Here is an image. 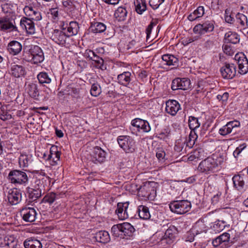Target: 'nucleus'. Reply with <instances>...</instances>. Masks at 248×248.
<instances>
[{
    "label": "nucleus",
    "instance_id": "nucleus-1",
    "mask_svg": "<svg viewBox=\"0 0 248 248\" xmlns=\"http://www.w3.org/2000/svg\"><path fill=\"white\" fill-rule=\"evenodd\" d=\"M223 156L219 154H213L200 162L198 170L206 174L214 173L223 162Z\"/></svg>",
    "mask_w": 248,
    "mask_h": 248
},
{
    "label": "nucleus",
    "instance_id": "nucleus-2",
    "mask_svg": "<svg viewBox=\"0 0 248 248\" xmlns=\"http://www.w3.org/2000/svg\"><path fill=\"white\" fill-rule=\"evenodd\" d=\"M42 16L36 8L32 11L31 16L30 18L23 17L21 19L20 25L21 28L25 29L27 32L31 34L35 33L34 23L33 20L39 21L41 20Z\"/></svg>",
    "mask_w": 248,
    "mask_h": 248
},
{
    "label": "nucleus",
    "instance_id": "nucleus-3",
    "mask_svg": "<svg viewBox=\"0 0 248 248\" xmlns=\"http://www.w3.org/2000/svg\"><path fill=\"white\" fill-rule=\"evenodd\" d=\"M8 179L13 184L23 186H26L29 180L25 172L18 170H11L8 174Z\"/></svg>",
    "mask_w": 248,
    "mask_h": 248
},
{
    "label": "nucleus",
    "instance_id": "nucleus-4",
    "mask_svg": "<svg viewBox=\"0 0 248 248\" xmlns=\"http://www.w3.org/2000/svg\"><path fill=\"white\" fill-rule=\"evenodd\" d=\"M171 212L177 214H184L188 212L191 208V204L187 200L173 201L169 204Z\"/></svg>",
    "mask_w": 248,
    "mask_h": 248
},
{
    "label": "nucleus",
    "instance_id": "nucleus-5",
    "mask_svg": "<svg viewBox=\"0 0 248 248\" xmlns=\"http://www.w3.org/2000/svg\"><path fill=\"white\" fill-rule=\"evenodd\" d=\"M118 143L121 148L126 153H133L135 149L134 140L129 136H120L117 138Z\"/></svg>",
    "mask_w": 248,
    "mask_h": 248
},
{
    "label": "nucleus",
    "instance_id": "nucleus-6",
    "mask_svg": "<svg viewBox=\"0 0 248 248\" xmlns=\"http://www.w3.org/2000/svg\"><path fill=\"white\" fill-rule=\"evenodd\" d=\"M244 171L245 170H243L239 174L234 175L232 178L234 186L239 191L246 190L248 187V176L243 173Z\"/></svg>",
    "mask_w": 248,
    "mask_h": 248
},
{
    "label": "nucleus",
    "instance_id": "nucleus-7",
    "mask_svg": "<svg viewBox=\"0 0 248 248\" xmlns=\"http://www.w3.org/2000/svg\"><path fill=\"white\" fill-rule=\"evenodd\" d=\"M214 22L213 20L205 21L202 24H198L194 26L193 31L196 34L202 35L213 31Z\"/></svg>",
    "mask_w": 248,
    "mask_h": 248
},
{
    "label": "nucleus",
    "instance_id": "nucleus-8",
    "mask_svg": "<svg viewBox=\"0 0 248 248\" xmlns=\"http://www.w3.org/2000/svg\"><path fill=\"white\" fill-rule=\"evenodd\" d=\"M240 126V123L239 121H230L219 129L218 133L223 136H225L232 133L234 134L236 133Z\"/></svg>",
    "mask_w": 248,
    "mask_h": 248
},
{
    "label": "nucleus",
    "instance_id": "nucleus-9",
    "mask_svg": "<svg viewBox=\"0 0 248 248\" xmlns=\"http://www.w3.org/2000/svg\"><path fill=\"white\" fill-rule=\"evenodd\" d=\"M223 78L227 79H232L236 74V67L233 63H225L220 69Z\"/></svg>",
    "mask_w": 248,
    "mask_h": 248
},
{
    "label": "nucleus",
    "instance_id": "nucleus-10",
    "mask_svg": "<svg viewBox=\"0 0 248 248\" xmlns=\"http://www.w3.org/2000/svg\"><path fill=\"white\" fill-rule=\"evenodd\" d=\"M31 61L34 64L42 62L44 60V53L42 49L38 46H33L29 50Z\"/></svg>",
    "mask_w": 248,
    "mask_h": 248
},
{
    "label": "nucleus",
    "instance_id": "nucleus-11",
    "mask_svg": "<svg viewBox=\"0 0 248 248\" xmlns=\"http://www.w3.org/2000/svg\"><path fill=\"white\" fill-rule=\"evenodd\" d=\"M190 81L187 78H176L173 79L171 83L172 90H186L190 87Z\"/></svg>",
    "mask_w": 248,
    "mask_h": 248
},
{
    "label": "nucleus",
    "instance_id": "nucleus-12",
    "mask_svg": "<svg viewBox=\"0 0 248 248\" xmlns=\"http://www.w3.org/2000/svg\"><path fill=\"white\" fill-rule=\"evenodd\" d=\"M18 163L20 168H31L34 165V158L31 155L22 153L18 157Z\"/></svg>",
    "mask_w": 248,
    "mask_h": 248
},
{
    "label": "nucleus",
    "instance_id": "nucleus-13",
    "mask_svg": "<svg viewBox=\"0 0 248 248\" xmlns=\"http://www.w3.org/2000/svg\"><path fill=\"white\" fill-rule=\"evenodd\" d=\"M20 215L25 221L32 222L36 218L37 212L33 208L26 207L22 209Z\"/></svg>",
    "mask_w": 248,
    "mask_h": 248
},
{
    "label": "nucleus",
    "instance_id": "nucleus-14",
    "mask_svg": "<svg viewBox=\"0 0 248 248\" xmlns=\"http://www.w3.org/2000/svg\"><path fill=\"white\" fill-rule=\"evenodd\" d=\"M129 202H119L117 204L116 214L120 220H124L129 217V210H128Z\"/></svg>",
    "mask_w": 248,
    "mask_h": 248
},
{
    "label": "nucleus",
    "instance_id": "nucleus-15",
    "mask_svg": "<svg viewBox=\"0 0 248 248\" xmlns=\"http://www.w3.org/2000/svg\"><path fill=\"white\" fill-rule=\"evenodd\" d=\"M132 127H135L139 132H149L151 127L148 122L140 118H136L131 122Z\"/></svg>",
    "mask_w": 248,
    "mask_h": 248
},
{
    "label": "nucleus",
    "instance_id": "nucleus-16",
    "mask_svg": "<svg viewBox=\"0 0 248 248\" xmlns=\"http://www.w3.org/2000/svg\"><path fill=\"white\" fill-rule=\"evenodd\" d=\"M107 153L101 148L96 146L93 148L92 154V161L95 163H102L106 158Z\"/></svg>",
    "mask_w": 248,
    "mask_h": 248
},
{
    "label": "nucleus",
    "instance_id": "nucleus-17",
    "mask_svg": "<svg viewBox=\"0 0 248 248\" xmlns=\"http://www.w3.org/2000/svg\"><path fill=\"white\" fill-rule=\"evenodd\" d=\"M235 59L237 61L238 72L241 75H244L248 72V60L244 54L241 56L236 55Z\"/></svg>",
    "mask_w": 248,
    "mask_h": 248
},
{
    "label": "nucleus",
    "instance_id": "nucleus-18",
    "mask_svg": "<svg viewBox=\"0 0 248 248\" xmlns=\"http://www.w3.org/2000/svg\"><path fill=\"white\" fill-rule=\"evenodd\" d=\"M180 108L181 106L176 100H169L166 102L165 111L171 116H175Z\"/></svg>",
    "mask_w": 248,
    "mask_h": 248
},
{
    "label": "nucleus",
    "instance_id": "nucleus-19",
    "mask_svg": "<svg viewBox=\"0 0 248 248\" xmlns=\"http://www.w3.org/2000/svg\"><path fill=\"white\" fill-rule=\"evenodd\" d=\"M68 37L69 36L66 35L63 31L55 30L51 36V38L56 43L63 46L65 44Z\"/></svg>",
    "mask_w": 248,
    "mask_h": 248
},
{
    "label": "nucleus",
    "instance_id": "nucleus-20",
    "mask_svg": "<svg viewBox=\"0 0 248 248\" xmlns=\"http://www.w3.org/2000/svg\"><path fill=\"white\" fill-rule=\"evenodd\" d=\"M9 202L12 205H16L21 201V193L17 188L11 189L8 195Z\"/></svg>",
    "mask_w": 248,
    "mask_h": 248
},
{
    "label": "nucleus",
    "instance_id": "nucleus-21",
    "mask_svg": "<svg viewBox=\"0 0 248 248\" xmlns=\"http://www.w3.org/2000/svg\"><path fill=\"white\" fill-rule=\"evenodd\" d=\"M139 193L144 198H149L151 195L154 193V187L152 186L150 182L146 183L143 186H140Z\"/></svg>",
    "mask_w": 248,
    "mask_h": 248
},
{
    "label": "nucleus",
    "instance_id": "nucleus-22",
    "mask_svg": "<svg viewBox=\"0 0 248 248\" xmlns=\"http://www.w3.org/2000/svg\"><path fill=\"white\" fill-rule=\"evenodd\" d=\"M16 27L13 24L12 20L7 17H0V30L1 31H12L16 30Z\"/></svg>",
    "mask_w": 248,
    "mask_h": 248
},
{
    "label": "nucleus",
    "instance_id": "nucleus-23",
    "mask_svg": "<svg viewBox=\"0 0 248 248\" xmlns=\"http://www.w3.org/2000/svg\"><path fill=\"white\" fill-rule=\"evenodd\" d=\"M22 49V46L20 43L17 41H12L8 45V49L10 54L14 55L20 53Z\"/></svg>",
    "mask_w": 248,
    "mask_h": 248
},
{
    "label": "nucleus",
    "instance_id": "nucleus-24",
    "mask_svg": "<svg viewBox=\"0 0 248 248\" xmlns=\"http://www.w3.org/2000/svg\"><path fill=\"white\" fill-rule=\"evenodd\" d=\"M205 153L203 149L198 148L191 152L189 156L188 157V160L193 161L195 159H202L205 156Z\"/></svg>",
    "mask_w": 248,
    "mask_h": 248
},
{
    "label": "nucleus",
    "instance_id": "nucleus-25",
    "mask_svg": "<svg viewBox=\"0 0 248 248\" xmlns=\"http://www.w3.org/2000/svg\"><path fill=\"white\" fill-rule=\"evenodd\" d=\"M131 74L129 72H124L117 76L118 82L124 86H128L131 81Z\"/></svg>",
    "mask_w": 248,
    "mask_h": 248
},
{
    "label": "nucleus",
    "instance_id": "nucleus-26",
    "mask_svg": "<svg viewBox=\"0 0 248 248\" xmlns=\"http://www.w3.org/2000/svg\"><path fill=\"white\" fill-rule=\"evenodd\" d=\"M121 228L122 231L123 236H131L133 234L135 229L129 223L124 222L121 223Z\"/></svg>",
    "mask_w": 248,
    "mask_h": 248
},
{
    "label": "nucleus",
    "instance_id": "nucleus-27",
    "mask_svg": "<svg viewBox=\"0 0 248 248\" xmlns=\"http://www.w3.org/2000/svg\"><path fill=\"white\" fill-rule=\"evenodd\" d=\"M96 241L102 243H107L110 241V236L108 232L105 231H100L97 232L94 236Z\"/></svg>",
    "mask_w": 248,
    "mask_h": 248
},
{
    "label": "nucleus",
    "instance_id": "nucleus-28",
    "mask_svg": "<svg viewBox=\"0 0 248 248\" xmlns=\"http://www.w3.org/2000/svg\"><path fill=\"white\" fill-rule=\"evenodd\" d=\"M23 245L25 248H42V245L40 241L35 238L32 237L26 239L24 241Z\"/></svg>",
    "mask_w": 248,
    "mask_h": 248
},
{
    "label": "nucleus",
    "instance_id": "nucleus-29",
    "mask_svg": "<svg viewBox=\"0 0 248 248\" xmlns=\"http://www.w3.org/2000/svg\"><path fill=\"white\" fill-rule=\"evenodd\" d=\"M106 25L101 22L92 23L90 27L91 31L94 33H100L103 32L106 30Z\"/></svg>",
    "mask_w": 248,
    "mask_h": 248
},
{
    "label": "nucleus",
    "instance_id": "nucleus-30",
    "mask_svg": "<svg viewBox=\"0 0 248 248\" xmlns=\"http://www.w3.org/2000/svg\"><path fill=\"white\" fill-rule=\"evenodd\" d=\"M224 39L226 43H230L233 44L239 43L240 41L239 36L238 34L231 31H229L225 33Z\"/></svg>",
    "mask_w": 248,
    "mask_h": 248
},
{
    "label": "nucleus",
    "instance_id": "nucleus-31",
    "mask_svg": "<svg viewBox=\"0 0 248 248\" xmlns=\"http://www.w3.org/2000/svg\"><path fill=\"white\" fill-rule=\"evenodd\" d=\"M26 72L23 66L16 64L11 66V74L15 78H19L25 75Z\"/></svg>",
    "mask_w": 248,
    "mask_h": 248
},
{
    "label": "nucleus",
    "instance_id": "nucleus-32",
    "mask_svg": "<svg viewBox=\"0 0 248 248\" xmlns=\"http://www.w3.org/2000/svg\"><path fill=\"white\" fill-rule=\"evenodd\" d=\"M61 153L58 151H53L51 149L50 150L49 154L48 155L47 160L51 161V165L55 166L58 164V162L60 160Z\"/></svg>",
    "mask_w": 248,
    "mask_h": 248
},
{
    "label": "nucleus",
    "instance_id": "nucleus-33",
    "mask_svg": "<svg viewBox=\"0 0 248 248\" xmlns=\"http://www.w3.org/2000/svg\"><path fill=\"white\" fill-rule=\"evenodd\" d=\"M204 14V8L203 6H199L197 9L191 13L187 17L189 21H193L198 18L202 17Z\"/></svg>",
    "mask_w": 248,
    "mask_h": 248
},
{
    "label": "nucleus",
    "instance_id": "nucleus-34",
    "mask_svg": "<svg viewBox=\"0 0 248 248\" xmlns=\"http://www.w3.org/2000/svg\"><path fill=\"white\" fill-rule=\"evenodd\" d=\"M163 64L166 65H175L178 63V59L170 54H165L162 56Z\"/></svg>",
    "mask_w": 248,
    "mask_h": 248
},
{
    "label": "nucleus",
    "instance_id": "nucleus-35",
    "mask_svg": "<svg viewBox=\"0 0 248 248\" xmlns=\"http://www.w3.org/2000/svg\"><path fill=\"white\" fill-rule=\"evenodd\" d=\"M127 12L125 8L119 7L115 11L114 17L118 21H123L125 20Z\"/></svg>",
    "mask_w": 248,
    "mask_h": 248
},
{
    "label": "nucleus",
    "instance_id": "nucleus-36",
    "mask_svg": "<svg viewBox=\"0 0 248 248\" xmlns=\"http://www.w3.org/2000/svg\"><path fill=\"white\" fill-rule=\"evenodd\" d=\"M138 212L140 217L141 219L147 220L151 217L149 208L147 206L140 205L138 207Z\"/></svg>",
    "mask_w": 248,
    "mask_h": 248
},
{
    "label": "nucleus",
    "instance_id": "nucleus-37",
    "mask_svg": "<svg viewBox=\"0 0 248 248\" xmlns=\"http://www.w3.org/2000/svg\"><path fill=\"white\" fill-rule=\"evenodd\" d=\"M235 21L237 25L245 29L246 27L248 26L247 16L242 14L237 13L235 15Z\"/></svg>",
    "mask_w": 248,
    "mask_h": 248
},
{
    "label": "nucleus",
    "instance_id": "nucleus-38",
    "mask_svg": "<svg viewBox=\"0 0 248 248\" xmlns=\"http://www.w3.org/2000/svg\"><path fill=\"white\" fill-rule=\"evenodd\" d=\"M26 90L32 98H36L39 96V91L36 84H29L27 86Z\"/></svg>",
    "mask_w": 248,
    "mask_h": 248
},
{
    "label": "nucleus",
    "instance_id": "nucleus-39",
    "mask_svg": "<svg viewBox=\"0 0 248 248\" xmlns=\"http://www.w3.org/2000/svg\"><path fill=\"white\" fill-rule=\"evenodd\" d=\"M37 78L39 82L41 84H49L51 82V78L50 75L46 72H40Z\"/></svg>",
    "mask_w": 248,
    "mask_h": 248
},
{
    "label": "nucleus",
    "instance_id": "nucleus-40",
    "mask_svg": "<svg viewBox=\"0 0 248 248\" xmlns=\"http://www.w3.org/2000/svg\"><path fill=\"white\" fill-rule=\"evenodd\" d=\"M134 5L136 12L139 14H142L146 9L145 0H134Z\"/></svg>",
    "mask_w": 248,
    "mask_h": 248
},
{
    "label": "nucleus",
    "instance_id": "nucleus-41",
    "mask_svg": "<svg viewBox=\"0 0 248 248\" xmlns=\"http://www.w3.org/2000/svg\"><path fill=\"white\" fill-rule=\"evenodd\" d=\"M208 227L202 221H198L196 223L195 226L192 228L193 232L196 235L202 233V232L206 233L207 231Z\"/></svg>",
    "mask_w": 248,
    "mask_h": 248
},
{
    "label": "nucleus",
    "instance_id": "nucleus-42",
    "mask_svg": "<svg viewBox=\"0 0 248 248\" xmlns=\"http://www.w3.org/2000/svg\"><path fill=\"white\" fill-rule=\"evenodd\" d=\"M79 28L78 22L76 21L70 22L67 27V31L69 33L68 36H70L76 35L78 32Z\"/></svg>",
    "mask_w": 248,
    "mask_h": 248
},
{
    "label": "nucleus",
    "instance_id": "nucleus-43",
    "mask_svg": "<svg viewBox=\"0 0 248 248\" xmlns=\"http://www.w3.org/2000/svg\"><path fill=\"white\" fill-rule=\"evenodd\" d=\"M166 235H168L169 240L172 241L173 242L175 239L176 234L177 233V229L173 225H170L166 231Z\"/></svg>",
    "mask_w": 248,
    "mask_h": 248
},
{
    "label": "nucleus",
    "instance_id": "nucleus-44",
    "mask_svg": "<svg viewBox=\"0 0 248 248\" xmlns=\"http://www.w3.org/2000/svg\"><path fill=\"white\" fill-rule=\"evenodd\" d=\"M201 123L199 122L198 119L194 116H191L188 119V126L191 131H194L200 127Z\"/></svg>",
    "mask_w": 248,
    "mask_h": 248
},
{
    "label": "nucleus",
    "instance_id": "nucleus-45",
    "mask_svg": "<svg viewBox=\"0 0 248 248\" xmlns=\"http://www.w3.org/2000/svg\"><path fill=\"white\" fill-rule=\"evenodd\" d=\"M226 225V221L218 220L214 222L212 227L216 232H219L222 231Z\"/></svg>",
    "mask_w": 248,
    "mask_h": 248
},
{
    "label": "nucleus",
    "instance_id": "nucleus-46",
    "mask_svg": "<svg viewBox=\"0 0 248 248\" xmlns=\"http://www.w3.org/2000/svg\"><path fill=\"white\" fill-rule=\"evenodd\" d=\"M12 109L9 104L2 105L0 103V119L5 120L7 119L8 111Z\"/></svg>",
    "mask_w": 248,
    "mask_h": 248
},
{
    "label": "nucleus",
    "instance_id": "nucleus-47",
    "mask_svg": "<svg viewBox=\"0 0 248 248\" xmlns=\"http://www.w3.org/2000/svg\"><path fill=\"white\" fill-rule=\"evenodd\" d=\"M198 138L197 133L194 131H191L188 139L186 142V146L189 148H191L195 143V141Z\"/></svg>",
    "mask_w": 248,
    "mask_h": 248
},
{
    "label": "nucleus",
    "instance_id": "nucleus-48",
    "mask_svg": "<svg viewBox=\"0 0 248 248\" xmlns=\"http://www.w3.org/2000/svg\"><path fill=\"white\" fill-rule=\"evenodd\" d=\"M212 244L215 247L220 246L221 248H227L229 247V243L225 242L218 236L213 240Z\"/></svg>",
    "mask_w": 248,
    "mask_h": 248
},
{
    "label": "nucleus",
    "instance_id": "nucleus-49",
    "mask_svg": "<svg viewBox=\"0 0 248 248\" xmlns=\"http://www.w3.org/2000/svg\"><path fill=\"white\" fill-rule=\"evenodd\" d=\"M48 14L49 17L55 21H58L60 15L59 9L58 7L51 8L49 9Z\"/></svg>",
    "mask_w": 248,
    "mask_h": 248
},
{
    "label": "nucleus",
    "instance_id": "nucleus-50",
    "mask_svg": "<svg viewBox=\"0 0 248 248\" xmlns=\"http://www.w3.org/2000/svg\"><path fill=\"white\" fill-rule=\"evenodd\" d=\"M111 232L115 237L123 238L122 231L121 228V224L114 225L111 228Z\"/></svg>",
    "mask_w": 248,
    "mask_h": 248
},
{
    "label": "nucleus",
    "instance_id": "nucleus-51",
    "mask_svg": "<svg viewBox=\"0 0 248 248\" xmlns=\"http://www.w3.org/2000/svg\"><path fill=\"white\" fill-rule=\"evenodd\" d=\"M111 232L115 237L123 238L122 231L121 228V224L114 225L111 228Z\"/></svg>",
    "mask_w": 248,
    "mask_h": 248
},
{
    "label": "nucleus",
    "instance_id": "nucleus-52",
    "mask_svg": "<svg viewBox=\"0 0 248 248\" xmlns=\"http://www.w3.org/2000/svg\"><path fill=\"white\" fill-rule=\"evenodd\" d=\"M224 18L225 21L229 24H233L235 21L234 15L230 11V10L227 9L225 11Z\"/></svg>",
    "mask_w": 248,
    "mask_h": 248
},
{
    "label": "nucleus",
    "instance_id": "nucleus-53",
    "mask_svg": "<svg viewBox=\"0 0 248 248\" xmlns=\"http://www.w3.org/2000/svg\"><path fill=\"white\" fill-rule=\"evenodd\" d=\"M57 199L56 195L54 192H50L46 194L43 198V202H47L49 204L52 203Z\"/></svg>",
    "mask_w": 248,
    "mask_h": 248
},
{
    "label": "nucleus",
    "instance_id": "nucleus-54",
    "mask_svg": "<svg viewBox=\"0 0 248 248\" xmlns=\"http://www.w3.org/2000/svg\"><path fill=\"white\" fill-rule=\"evenodd\" d=\"M92 61L94 62L95 66L99 69H103L104 66V60L97 54L93 57Z\"/></svg>",
    "mask_w": 248,
    "mask_h": 248
},
{
    "label": "nucleus",
    "instance_id": "nucleus-55",
    "mask_svg": "<svg viewBox=\"0 0 248 248\" xmlns=\"http://www.w3.org/2000/svg\"><path fill=\"white\" fill-rule=\"evenodd\" d=\"M195 234V233L193 232V230L192 229L184 235V239L186 242H193L194 240Z\"/></svg>",
    "mask_w": 248,
    "mask_h": 248
},
{
    "label": "nucleus",
    "instance_id": "nucleus-56",
    "mask_svg": "<svg viewBox=\"0 0 248 248\" xmlns=\"http://www.w3.org/2000/svg\"><path fill=\"white\" fill-rule=\"evenodd\" d=\"M90 92L92 96H97L101 93L100 88L98 84H93L92 86Z\"/></svg>",
    "mask_w": 248,
    "mask_h": 248
},
{
    "label": "nucleus",
    "instance_id": "nucleus-57",
    "mask_svg": "<svg viewBox=\"0 0 248 248\" xmlns=\"http://www.w3.org/2000/svg\"><path fill=\"white\" fill-rule=\"evenodd\" d=\"M44 193L45 191L40 190L36 188H33L32 189V191L30 193V195L32 199L34 198L35 200H36L40 198L42 196V195Z\"/></svg>",
    "mask_w": 248,
    "mask_h": 248
},
{
    "label": "nucleus",
    "instance_id": "nucleus-58",
    "mask_svg": "<svg viewBox=\"0 0 248 248\" xmlns=\"http://www.w3.org/2000/svg\"><path fill=\"white\" fill-rule=\"evenodd\" d=\"M170 131L169 128H165L157 134V137L160 139L164 140L170 136Z\"/></svg>",
    "mask_w": 248,
    "mask_h": 248
},
{
    "label": "nucleus",
    "instance_id": "nucleus-59",
    "mask_svg": "<svg viewBox=\"0 0 248 248\" xmlns=\"http://www.w3.org/2000/svg\"><path fill=\"white\" fill-rule=\"evenodd\" d=\"M186 143V141H182V140H178L176 142V144L174 146V150L177 152H183L186 151L185 149L183 151L184 148L185 147V144Z\"/></svg>",
    "mask_w": 248,
    "mask_h": 248
},
{
    "label": "nucleus",
    "instance_id": "nucleus-60",
    "mask_svg": "<svg viewBox=\"0 0 248 248\" xmlns=\"http://www.w3.org/2000/svg\"><path fill=\"white\" fill-rule=\"evenodd\" d=\"M34 188L45 191V185L43 179H36L35 181Z\"/></svg>",
    "mask_w": 248,
    "mask_h": 248
},
{
    "label": "nucleus",
    "instance_id": "nucleus-61",
    "mask_svg": "<svg viewBox=\"0 0 248 248\" xmlns=\"http://www.w3.org/2000/svg\"><path fill=\"white\" fill-rule=\"evenodd\" d=\"M247 147V145L246 143H243L240 145L238 147H237L235 150L234 151L233 153V155L234 157H238L242 151Z\"/></svg>",
    "mask_w": 248,
    "mask_h": 248
},
{
    "label": "nucleus",
    "instance_id": "nucleus-62",
    "mask_svg": "<svg viewBox=\"0 0 248 248\" xmlns=\"http://www.w3.org/2000/svg\"><path fill=\"white\" fill-rule=\"evenodd\" d=\"M164 1V0H150L149 4L154 10L157 9Z\"/></svg>",
    "mask_w": 248,
    "mask_h": 248
},
{
    "label": "nucleus",
    "instance_id": "nucleus-63",
    "mask_svg": "<svg viewBox=\"0 0 248 248\" xmlns=\"http://www.w3.org/2000/svg\"><path fill=\"white\" fill-rule=\"evenodd\" d=\"M163 236L162 232H157L154 234L153 238L156 239V243L163 245V241H162L164 239Z\"/></svg>",
    "mask_w": 248,
    "mask_h": 248
},
{
    "label": "nucleus",
    "instance_id": "nucleus-64",
    "mask_svg": "<svg viewBox=\"0 0 248 248\" xmlns=\"http://www.w3.org/2000/svg\"><path fill=\"white\" fill-rule=\"evenodd\" d=\"M165 156L166 154L162 149L157 150L156 153V156L159 161H164L165 160Z\"/></svg>",
    "mask_w": 248,
    "mask_h": 248
}]
</instances>
